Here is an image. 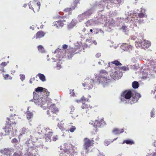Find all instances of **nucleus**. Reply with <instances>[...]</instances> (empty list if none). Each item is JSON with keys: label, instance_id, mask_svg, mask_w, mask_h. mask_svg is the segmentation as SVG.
I'll list each match as a JSON object with an SVG mask.
<instances>
[{"label": "nucleus", "instance_id": "nucleus-12", "mask_svg": "<svg viewBox=\"0 0 156 156\" xmlns=\"http://www.w3.org/2000/svg\"><path fill=\"white\" fill-rule=\"evenodd\" d=\"M121 48L124 51H130L133 49V47L127 43H124L121 46Z\"/></svg>", "mask_w": 156, "mask_h": 156}, {"label": "nucleus", "instance_id": "nucleus-18", "mask_svg": "<svg viewBox=\"0 0 156 156\" xmlns=\"http://www.w3.org/2000/svg\"><path fill=\"white\" fill-rule=\"evenodd\" d=\"M35 91L36 92H44L46 93V94L45 95L46 96L49 95V92L45 88H44L42 87H37V88L35 89Z\"/></svg>", "mask_w": 156, "mask_h": 156}, {"label": "nucleus", "instance_id": "nucleus-9", "mask_svg": "<svg viewBox=\"0 0 156 156\" xmlns=\"http://www.w3.org/2000/svg\"><path fill=\"white\" fill-rule=\"evenodd\" d=\"M41 3L38 2L37 4L30 2L29 4V7L30 9L32 10L34 12H38L40 9Z\"/></svg>", "mask_w": 156, "mask_h": 156}, {"label": "nucleus", "instance_id": "nucleus-23", "mask_svg": "<svg viewBox=\"0 0 156 156\" xmlns=\"http://www.w3.org/2000/svg\"><path fill=\"white\" fill-rule=\"evenodd\" d=\"M126 143L127 144L132 145L134 144V141L132 140L127 139L123 141L122 144Z\"/></svg>", "mask_w": 156, "mask_h": 156}, {"label": "nucleus", "instance_id": "nucleus-33", "mask_svg": "<svg viewBox=\"0 0 156 156\" xmlns=\"http://www.w3.org/2000/svg\"><path fill=\"white\" fill-rule=\"evenodd\" d=\"M37 48L39 51L43 53L44 52V47L41 45H39L37 46Z\"/></svg>", "mask_w": 156, "mask_h": 156}, {"label": "nucleus", "instance_id": "nucleus-55", "mask_svg": "<svg viewBox=\"0 0 156 156\" xmlns=\"http://www.w3.org/2000/svg\"><path fill=\"white\" fill-rule=\"evenodd\" d=\"M30 79H32V81H34L35 80V78L34 77H33V78H31Z\"/></svg>", "mask_w": 156, "mask_h": 156}, {"label": "nucleus", "instance_id": "nucleus-11", "mask_svg": "<svg viewBox=\"0 0 156 156\" xmlns=\"http://www.w3.org/2000/svg\"><path fill=\"white\" fill-rule=\"evenodd\" d=\"M94 84V81L93 80L88 79L86 80V81L84 83H83V86L85 87V89L89 90L92 88Z\"/></svg>", "mask_w": 156, "mask_h": 156}, {"label": "nucleus", "instance_id": "nucleus-35", "mask_svg": "<svg viewBox=\"0 0 156 156\" xmlns=\"http://www.w3.org/2000/svg\"><path fill=\"white\" fill-rule=\"evenodd\" d=\"M23 154L21 151H18L15 152L12 156H22Z\"/></svg>", "mask_w": 156, "mask_h": 156}, {"label": "nucleus", "instance_id": "nucleus-32", "mask_svg": "<svg viewBox=\"0 0 156 156\" xmlns=\"http://www.w3.org/2000/svg\"><path fill=\"white\" fill-rule=\"evenodd\" d=\"M139 83L137 82L134 81L132 83V87L133 88H137L139 87Z\"/></svg>", "mask_w": 156, "mask_h": 156}, {"label": "nucleus", "instance_id": "nucleus-53", "mask_svg": "<svg viewBox=\"0 0 156 156\" xmlns=\"http://www.w3.org/2000/svg\"><path fill=\"white\" fill-rule=\"evenodd\" d=\"M81 155L82 156H87L83 152L81 153Z\"/></svg>", "mask_w": 156, "mask_h": 156}, {"label": "nucleus", "instance_id": "nucleus-61", "mask_svg": "<svg viewBox=\"0 0 156 156\" xmlns=\"http://www.w3.org/2000/svg\"><path fill=\"white\" fill-rule=\"evenodd\" d=\"M27 6V5L26 4H25L23 5V6L24 7H26Z\"/></svg>", "mask_w": 156, "mask_h": 156}, {"label": "nucleus", "instance_id": "nucleus-15", "mask_svg": "<svg viewBox=\"0 0 156 156\" xmlns=\"http://www.w3.org/2000/svg\"><path fill=\"white\" fill-rule=\"evenodd\" d=\"M89 16H90V14L88 12H84L78 16V19L79 20V21L80 22L86 19L87 17Z\"/></svg>", "mask_w": 156, "mask_h": 156}, {"label": "nucleus", "instance_id": "nucleus-50", "mask_svg": "<svg viewBox=\"0 0 156 156\" xmlns=\"http://www.w3.org/2000/svg\"><path fill=\"white\" fill-rule=\"evenodd\" d=\"M68 46L67 44H64L63 45L62 47V49L63 50H66V49H68L67 48H68Z\"/></svg>", "mask_w": 156, "mask_h": 156}, {"label": "nucleus", "instance_id": "nucleus-49", "mask_svg": "<svg viewBox=\"0 0 156 156\" xmlns=\"http://www.w3.org/2000/svg\"><path fill=\"white\" fill-rule=\"evenodd\" d=\"M20 79L22 81H23L25 78V75L23 74H20Z\"/></svg>", "mask_w": 156, "mask_h": 156}, {"label": "nucleus", "instance_id": "nucleus-47", "mask_svg": "<svg viewBox=\"0 0 156 156\" xmlns=\"http://www.w3.org/2000/svg\"><path fill=\"white\" fill-rule=\"evenodd\" d=\"M76 25V23L75 22H73V21H72L71 23H70L69 26L70 27H72L74 26H75Z\"/></svg>", "mask_w": 156, "mask_h": 156}, {"label": "nucleus", "instance_id": "nucleus-21", "mask_svg": "<svg viewBox=\"0 0 156 156\" xmlns=\"http://www.w3.org/2000/svg\"><path fill=\"white\" fill-rule=\"evenodd\" d=\"M75 8V6H73V5H71L70 8H65L64 11L65 12H68L69 15L72 14V10Z\"/></svg>", "mask_w": 156, "mask_h": 156}, {"label": "nucleus", "instance_id": "nucleus-13", "mask_svg": "<svg viewBox=\"0 0 156 156\" xmlns=\"http://www.w3.org/2000/svg\"><path fill=\"white\" fill-rule=\"evenodd\" d=\"M1 153L7 156H11L13 152L12 150L8 148H5L1 150L0 151Z\"/></svg>", "mask_w": 156, "mask_h": 156}, {"label": "nucleus", "instance_id": "nucleus-24", "mask_svg": "<svg viewBox=\"0 0 156 156\" xmlns=\"http://www.w3.org/2000/svg\"><path fill=\"white\" fill-rule=\"evenodd\" d=\"M72 150L70 149H68L67 148L65 149L64 153L61 154V156H67L66 153L68 154L70 153Z\"/></svg>", "mask_w": 156, "mask_h": 156}, {"label": "nucleus", "instance_id": "nucleus-10", "mask_svg": "<svg viewBox=\"0 0 156 156\" xmlns=\"http://www.w3.org/2000/svg\"><path fill=\"white\" fill-rule=\"evenodd\" d=\"M89 124L92 125L96 128H97L98 127H102L106 124L104 120V119H101L99 121L95 120L94 123L90 122Z\"/></svg>", "mask_w": 156, "mask_h": 156}, {"label": "nucleus", "instance_id": "nucleus-52", "mask_svg": "<svg viewBox=\"0 0 156 156\" xmlns=\"http://www.w3.org/2000/svg\"><path fill=\"white\" fill-rule=\"evenodd\" d=\"M101 56V54L98 53L96 55V56L97 58H99Z\"/></svg>", "mask_w": 156, "mask_h": 156}, {"label": "nucleus", "instance_id": "nucleus-34", "mask_svg": "<svg viewBox=\"0 0 156 156\" xmlns=\"http://www.w3.org/2000/svg\"><path fill=\"white\" fill-rule=\"evenodd\" d=\"M94 30V34H98L99 32H101V33H103V31L101 30V29H99L98 28H96Z\"/></svg>", "mask_w": 156, "mask_h": 156}, {"label": "nucleus", "instance_id": "nucleus-7", "mask_svg": "<svg viewBox=\"0 0 156 156\" xmlns=\"http://www.w3.org/2000/svg\"><path fill=\"white\" fill-rule=\"evenodd\" d=\"M133 93L130 90H126L123 91L121 94V100L123 101L125 100L122 98H123L126 99H131Z\"/></svg>", "mask_w": 156, "mask_h": 156}, {"label": "nucleus", "instance_id": "nucleus-17", "mask_svg": "<svg viewBox=\"0 0 156 156\" xmlns=\"http://www.w3.org/2000/svg\"><path fill=\"white\" fill-rule=\"evenodd\" d=\"M46 34V33L42 31H39L36 34L35 36L34 37H36V39L44 37Z\"/></svg>", "mask_w": 156, "mask_h": 156}, {"label": "nucleus", "instance_id": "nucleus-46", "mask_svg": "<svg viewBox=\"0 0 156 156\" xmlns=\"http://www.w3.org/2000/svg\"><path fill=\"white\" fill-rule=\"evenodd\" d=\"M26 133H27V129L24 128H22L21 130V133L22 134H24Z\"/></svg>", "mask_w": 156, "mask_h": 156}, {"label": "nucleus", "instance_id": "nucleus-41", "mask_svg": "<svg viewBox=\"0 0 156 156\" xmlns=\"http://www.w3.org/2000/svg\"><path fill=\"white\" fill-rule=\"evenodd\" d=\"M80 0H73V6H75V8L76 7L78 3H79Z\"/></svg>", "mask_w": 156, "mask_h": 156}, {"label": "nucleus", "instance_id": "nucleus-59", "mask_svg": "<svg viewBox=\"0 0 156 156\" xmlns=\"http://www.w3.org/2000/svg\"><path fill=\"white\" fill-rule=\"evenodd\" d=\"M43 25H42L40 27V28H41V29L43 28Z\"/></svg>", "mask_w": 156, "mask_h": 156}, {"label": "nucleus", "instance_id": "nucleus-22", "mask_svg": "<svg viewBox=\"0 0 156 156\" xmlns=\"http://www.w3.org/2000/svg\"><path fill=\"white\" fill-rule=\"evenodd\" d=\"M124 131L123 129H119L118 128H115L113 130L112 133L115 135H118L123 133Z\"/></svg>", "mask_w": 156, "mask_h": 156}, {"label": "nucleus", "instance_id": "nucleus-63", "mask_svg": "<svg viewBox=\"0 0 156 156\" xmlns=\"http://www.w3.org/2000/svg\"><path fill=\"white\" fill-rule=\"evenodd\" d=\"M34 1H35V2H37V1L38 0H34Z\"/></svg>", "mask_w": 156, "mask_h": 156}, {"label": "nucleus", "instance_id": "nucleus-37", "mask_svg": "<svg viewBox=\"0 0 156 156\" xmlns=\"http://www.w3.org/2000/svg\"><path fill=\"white\" fill-rule=\"evenodd\" d=\"M113 142V141H112V140H106L105 141V144L106 146H108Z\"/></svg>", "mask_w": 156, "mask_h": 156}, {"label": "nucleus", "instance_id": "nucleus-4", "mask_svg": "<svg viewBox=\"0 0 156 156\" xmlns=\"http://www.w3.org/2000/svg\"><path fill=\"white\" fill-rule=\"evenodd\" d=\"M61 18L62 19L55 21L53 23V26L57 28L62 27L66 24V22L69 21L70 20L69 17L66 16L61 17Z\"/></svg>", "mask_w": 156, "mask_h": 156}, {"label": "nucleus", "instance_id": "nucleus-25", "mask_svg": "<svg viewBox=\"0 0 156 156\" xmlns=\"http://www.w3.org/2000/svg\"><path fill=\"white\" fill-rule=\"evenodd\" d=\"M38 105H40L41 107L44 108V109H46V108H44L43 105H44L46 104V101H45V100L43 101V99H41L39 100L38 101Z\"/></svg>", "mask_w": 156, "mask_h": 156}, {"label": "nucleus", "instance_id": "nucleus-54", "mask_svg": "<svg viewBox=\"0 0 156 156\" xmlns=\"http://www.w3.org/2000/svg\"><path fill=\"white\" fill-rule=\"evenodd\" d=\"M126 27L125 26H123L122 27V29L124 30H126Z\"/></svg>", "mask_w": 156, "mask_h": 156}, {"label": "nucleus", "instance_id": "nucleus-5", "mask_svg": "<svg viewBox=\"0 0 156 156\" xmlns=\"http://www.w3.org/2000/svg\"><path fill=\"white\" fill-rule=\"evenodd\" d=\"M80 48L78 46H75L74 48L69 47L66 50V54L69 58H71L74 54L79 53L80 51L79 50Z\"/></svg>", "mask_w": 156, "mask_h": 156}, {"label": "nucleus", "instance_id": "nucleus-40", "mask_svg": "<svg viewBox=\"0 0 156 156\" xmlns=\"http://www.w3.org/2000/svg\"><path fill=\"white\" fill-rule=\"evenodd\" d=\"M138 16L140 18H143L145 17H146V16L142 12L138 14Z\"/></svg>", "mask_w": 156, "mask_h": 156}, {"label": "nucleus", "instance_id": "nucleus-36", "mask_svg": "<svg viewBox=\"0 0 156 156\" xmlns=\"http://www.w3.org/2000/svg\"><path fill=\"white\" fill-rule=\"evenodd\" d=\"M76 129L75 126H72L70 129H68V130L71 133L73 132Z\"/></svg>", "mask_w": 156, "mask_h": 156}, {"label": "nucleus", "instance_id": "nucleus-64", "mask_svg": "<svg viewBox=\"0 0 156 156\" xmlns=\"http://www.w3.org/2000/svg\"><path fill=\"white\" fill-rule=\"evenodd\" d=\"M155 98H156V95L155 96Z\"/></svg>", "mask_w": 156, "mask_h": 156}, {"label": "nucleus", "instance_id": "nucleus-60", "mask_svg": "<svg viewBox=\"0 0 156 156\" xmlns=\"http://www.w3.org/2000/svg\"><path fill=\"white\" fill-rule=\"evenodd\" d=\"M117 139V138H115L114 139H113V140H112V141H115V140H116Z\"/></svg>", "mask_w": 156, "mask_h": 156}, {"label": "nucleus", "instance_id": "nucleus-31", "mask_svg": "<svg viewBox=\"0 0 156 156\" xmlns=\"http://www.w3.org/2000/svg\"><path fill=\"white\" fill-rule=\"evenodd\" d=\"M7 65V63L6 62H2L1 64V67L0 68V71L3 72L4 71V67Z\"/></svg>", "mask_w": 156, "mask_h": 156}, {"label": "nucleus", "instance_id": "nucleus-57", "mask_svg": "<svg viewBox=\"0 0 156 156\" xmlns=\"http://www.w3.org/2000/svg\"><path fill=\"white\" fill-rule=\"evenodd\" d=\"M90 31L91 33V34L93 33V30L92 29H90Z\"/></svg>", "mask_w": 156, "mask_h": 156}, {"label": "nucleus", "instance_id": "nucleus-62", "mask_svg": "<svg viewBox=\"0 0 156 156\" xmlns=\"http://www.w3.org/2000/svg\"><path fill=\"white\" fill-rule=\"evenodd\" d=\"M88 98H91V96L90 95H88Z\"/></svg>", "mask_w": 156, "mask_h": 156}, {"label": "nucleus", "instance_id": "nucleus-30", "mask_svg": "<svg viewBox=\"0 0 156 156\" xmlns=\"http://www.w3.org/2000/svg\"><path fill=\"white\" fill-rule=\"evenodd\" d=\"M111 63L112 64L115 65L117 66H120L122 65V64L120 62H119V61L117 60H115L114 61L112 62Z\"/></svg>", "mask_w": 156, "mask_h": 156}, {"label": "nucleus", "instance_id": "nucleus-19", "mask_svg": "<svg viewBox=\"0 0 156 156\" xmlns=\"http://www.w3.org/2000/svg\"><path fill=\"white\" fill-rule=\"evenodd\" d=\"M151 43L149 41L144 40L141 42V46L144 49H145L148 48L151 45Z\"/></svg>", "mask_w": 156, "mask_h": 156}, {"label": "nucleus", "instance_id": "nucleus-28", "mask_svg": "<svg viewBox=\"0 0 156 156\" xmlns=\"http://www.w3.org/2000/svg\"><path fill=\"white\" fill-rule=\"evenodd\" d=\"M39 77L40 79L43 82L46 80V79L45 76L43 74L38 73L37 75Z\"/></svg>", "mask_w": 156, "mask_h": 156}, {"label": "nucleus", "instance_id": "nucleus-29", "mask_svg": "<svg viewBox=\"0 0 156 156\" xmlns=\"http://www.w3.org/2000/svg\"><path fill=\"white\" fill-rule=\"evenodd\" d=\"M118 69H119V70L124 71H126L129 69L127 67H126V66H124L119 67H116V69L117 70Z\"/></svg>", "mask_w": 156, "mask_h": 156}, {"label": "nucleus", "instance_id": "nucleus-38", "mask_svg": "<svg viewBox=\"0 0 156 156\" xmlns=\"http://www.w3.org/2000/svg\"><path fill=\"white\" fill-rule=\"evenodd\" d=\"M86 27H89L91 26L92 25V23H91V21L90 20H88L85 23Z\"/></svg>", "mask_w": 156, "mask_h": 156}, {"label": "nucleus", "instance_id": "nucleus-45", "mask_svg": "<svg viewBox=\"0 0 156 156\" xmlns=\"http://www.w3.org/2000/svg\"><path fill=\"white\" fill-rule=\"evenodd\" d=\"M153 144L154 147H156V148L155 149V152H154L153 153V154H152V155L153 156H156V141H155L153 143Z\"/></svg>", "mask_w": 156, "mask_h": 156}, {"label": "nucleus", "instance_id": "nucleus-48", "mask_svg": "<svg viewBox=\"0 0 156 156\" xmlns=\"http://www.w3.org/2000/svg\"><path fill=\"white\" fill-rule=\"evenodd\" d=\"M69 108L70 109V113L73 114V112H74L75 111L74 107L73 106H71Z\"/></svg>", "mask_w": 156, "mask_h": 156}, {"label": "nucleus", "instance_id": "nucleus-14", "mask_svg": "<svg viewBox=\"0 0 156 156\" xmlns=\"http://www.w3.org/2000/svg\"><path fill=\"white\" fill-rule=\"evenodd\" d=\"M81 108L86 113H89L91 111V109L92 108V106H88V105L85 103H83L81 106Z\"/></svg>", "mask_w": 156, "mask_h": 156}, {"label": "nucleus", "instance_id": "nucleus-27", "mask_svg": "<svg viewBox=\"0 0 156 156\" xmlns=\"http://www.w3.org/2000/svg\"><path fill=\"white\" fill-rule=\"evenodd\" d=\"M27 119H30L33 117V113L29 111H27Z\"/></svg>", "mask_w": 156, "mask_h": 156}, {"label": "nucleus", "instance_id": "nucleus-43", "mask_svg": "<svg viewBox=\"0 0 156 156\" xmlns=\"http://www.w3.org/2000/svg\"><path fill=\"white\" fill-rule=\"evenodd\" d=\"M155 113V111L154 109H153L151 112V117H153L154 116Z\"/></svg>", "mask_w": 156, "mask_h": 156}, {"label": "nucleus", "instance_id": "nucleus-39", "mask_svg": "<svg viewBox=\"0 0 156 156\" xmlns=\"http://www.w3.org/2000/svg\"><path fill=\"white\" fill-rule=\"evenodd\" d=\"M3 76L5 80H11L12 79V77L8 74L3 75Z\"/></svg>", "mask_w": 156, "mask_h": 156}, {"label": "nucleus", "instance_id": "nucleus-16", "mask_svg": "<svg viewBox=\"0 0 156 156\" xmlns=\"http://www.w3.org/2000/svg\"><path fill=\"white\" fill-rule=\"evenodd\" d=\"M120 74H122V73H120L118 71H115L114 73H112L110 75L112 78L115 80L117 78H118L120 76Z\"/></svg>", "mask_w": 156, "mask_h": 156}, {"label": "nucleus", "instance_id": "nucleus-58", "mask_svg": "<svg viewBox=\"0 0 156 156\" xmlns=\"http://www.w3.org/2000/svg\"><path fill=\"white\" fill-rule=\"evenodd\" d=\"M86 28H84V29H83V32H85V31H86Z\"/></svg>", "mask_w": 156, "mask_h": 156}, {"label": "nucleus", "instance_id": "nucleus-1", "mask_svg": "<svg viewBox=\"0 0 156 156\" xmlns=\"http://www.w3.org/2000/svg\"><path fill=\"white\" fill-rule=\"evenodd\" d=\"M5 128V131L6 133H9L13 131V127H15L16 123L20 122L21 118L18 115L14 114V115L10 116L9 118H7Z\"/></svg>", "mask_w": 156, "mask_h": 156}, {"label": "nucleus", "instance_id": "nucleus-56", "mask_svg": "<svg viewBox=\"0 0 156 156\" xmlns=\"http://www.w3.org/2000/svg\"><path fill=\"white\" fill-rule=\"evenodd\" d=\"M32 79H30V83L31 84L32 83Z\"/></svg>", "mask_w": 156, "mask_h": 156}, {"label": "nucleus", "instance_id": "nucleus-6", "mask_svg": "<svg viewBox=\"0 0 156 156\" xmlns=\"http://www.w3.org/2000/svg\"><path fill=\"white\" fill-rule=\"evenodd\" d=\"M109 79V74L107 71L104 69H101L100 71L98 78L99 82H105Z\"/></svg>", "mask_w": 156, "mask_h": 156}, {"label": "nucleus", "instance_id": "nucleus-8", "mask_svg": "<svg viewBox=\"0 0 156 156\" xmlns=\"http://www.w3.org/2000/svg\"><path fill=\"white\" fill-rule=\"evenodd\" d=\"M141 97V95L140 94L137 92L133 93L132 96L131 98L129 101V103H130L131 104H132L136 102Z\"/></svg>", "mask_w": 156, "mask_h": 156}, {"label": "nucleus", "instance_id": "nucleus-42", "mask_svg": "<svg viewBox=\"0 0 156 156\" xmlns=\"http://www.w3.org/2000/svg\"><path fill=\"white\" fill-rule=\"evenodd\" d=\"M12 143L16 144H18V141L16 138H14L12 140Z\"/></svg>", "mask_w": 156, "mask_h": 156}, {"label": "nucleus", "instance_id": "nucleus-51", "mask_svg": "<svg viewBox=\"0 0 156 156\" xmlns=\"http://www.w3.org/2000/svg\"><path fill=\"white\" fill-rule=\"evenodd\" d=\"M73 91L74 90H72L71 91H70V94H71V95L72 96H74L75 94Z\"/></svg>", "mask_w": 156, "mask_h": 156}, {"label": "nucleus", "instance_id": "nucleus-20", "mask_svg": "<svg viewBox=\"0 0 156 156\" xmlns=\"http://www.w3.org/2000/svg\"><path fill=\"white\" fill-rule=\"evenodd\" d=\"M53 132L52 130L50 131L48 133L45 135V139L47 141L51 142V137L52 136Z\"/></svg>", "mask_w": 156, "mask_h": 156}, {"label": "nucleus", "instance_id": "nucleus-2", "mask_svg": "<svg viewBox=\"0 0 156 156\" xmlns=\"http://www.w3.org/2000/svg\"><path fill=\"white\" fill-rule=\"evenodd\" d=\"M83 141V147L84 149L86 151V153H87L92 151L93 149L91 148V147L93 145L94 140L85 138H84Z\"/></svg>", "mask_w": 156, "mask_h": 156}, {"label": "nucleus", "instance_id": "nucleus-3", "mask_svg": "<svg viewBox=\"0 0 156 156\" xmlns=\"http://www.w3.org/2000/svg\"><path fill=\"white\" fill-rule=\"evenodd\" d=\"M49 110L47 111V115L49 117L52 118V119H54L57 115V113L58 112V110L56 107L55 104H52L49 108Z\"/></svg>", "mask_w": 156, "mask_h": 156}, {"label": "nucleus", "instance_id": "nucleus-26", "mask_svg": "<svg viewBox=\"0 0 156 156\" xmlns=\"http://www.w3.org/2000/svg\"><path fill=\"white\" fill-rule=\"evenodd\" d=\"M88 98H85L84 96L81 97L80 99L79 100V102L83 103H85L86 102H88Z\"/></svg>", "mask_w": 156, "mask_h": 156}, {"label": "nucleus", "instance_id": "nucleus-44", "mask_svg": "<svg viewBox=\"0 0 156 156\" xmlns=\"http://www.w3.org/2000/svg\"><path fill=\"white\" fill-rule=\"evenodd\" d=\"M58 139V136L56 135L55 136H53L52 137V140L54 141H55Z\"/></svg>", "mask_w": 156, "mask_h": 156}]
</instances>
